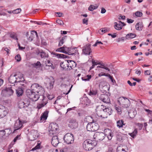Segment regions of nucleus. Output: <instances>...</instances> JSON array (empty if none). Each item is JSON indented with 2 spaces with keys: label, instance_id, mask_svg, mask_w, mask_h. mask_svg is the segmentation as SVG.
<instances>
[{
  "label": "nucleus",
  "instance_id": "obj_1",
  "mask_svg": "<svg viewBox=\"0 0 152 152\" xmlns=\"http://www.w3.org/2000/svg\"><path fill=\"white\" fill-rule=\"evenodd\" d=\"M96 110L97 115L103 118L107 117L105 115H110L112 112V109L110 108H108L102 105L97 106Z\"/></svg>",
  "mask_w": 152,
  "mask_h": 152
},
{
  "label": "nucleus",
  "instance_id": "obj_2",
  "mask_svg": "<svg viewBox=\"0 0 152 152\" xmlns=\"http://www.w3.org/2000/svg\"><path fill=\"white\" fill-rule=\"evenodd\" d=\"M31 88L34 90L37 94V95L42 96V97H44V94L45 91L43 88L37 83H34L32 84L31 86Z\"/></svg>",
  "mask_w": 152,
  "mask_h": 152
},
{
  "label": "nucleus",
  "instance_id": "obj_3",
  "mask_svg": "<svg viewBox=\"0 0 152 152\" xmlns=\"http://www.w3.org/2000/svg\"><path fill=\"white\" fill-rule=\"evenodd\" d=\"M96 144V142L90 140H86L83 143V148L86 151L91 150Z\"/></svg>",
  "mask_w": 152,
  "mask_h": 152
},
{
  "label": "nucleus",
  "instance_id": "obj_4",
  "mask_svg": "<svg viewBox=\"0 0 152 152\" xmlns=\"http://www.w3.org/2000/svg\"><path fill=\"white\" fill-rule=\"evenodd\" d=\"M19 73L14 75H11L9 78V81L11 83H14L16 82H20L21 79H23V75Z\"/></svg>",
  "mask_w": 152,
  "mask_h": 152
},
{
  "label": "nucleus",
  "instance_id": "obj_5",
  "mask_svg": "<svg viewBox=\"0 0 152 152\" xmlns=\"http://www.w3.org/2000/svg\"><path fill=\"white\" fill-rule=\"evenodd\" d=\"M49 129L50 130L49 131V134L51 136L58 132V124L56 123H52L50 124Z\"/></svg>",
  "mask_w": 152,
  "mask_h": 152
},
{
  "label": "nucleus",
  "instance_id": "obj_6",
  "mask_svg": "<svg viewBox=\"0 0 152 152\" xmlns=\"http://www.w3.org/2000/svg\"><path fill=\"white\" fill-rule=\"evenodd\" d=\"M63 139L65 143L67 144H71L74 142V139L73 135L71 133H68L66 134Z\"/></svg>",
  "mask_w": 152,
  "mask_h": 152
},
{
  "label": "nucleus",
  "instance_id": "obj_7",
  "mask_svg": "<svg viewBox=\"0 0 152 152\" xmlns=\"http://www.w3.org/2000/svg\"><path fill=\"white\" fill-rule=\"evenodd\" d=\"M35 36H36L37 38L38 37L37 33L35 31H32L30 33L28 32H26V36L29 41H32Z\"/></svg>",
  "mask_w": 152,
  "mask_h": 152
},
{
  "label": "nucleus",
  "instance_id": "obj_8",
  "mask_svg": "<svg viewBox=\"0 0 152 152\" xmlns=\"http://www.w3.org/2000/svg\"><path fill=\"white\" fill-rule=\"evenodd\" d=\"M86 119L90 120V121H92V122H91V124H92V127L94 130V131H95L99 129V126L98 124L96 121H95L93 119L92 117L91 116H88L86 117Z\"/></svg>",
  "mask_w": 152,
  "mask_h": 152
},
{
  "label": "nucleus",
  "instance_id": "obj_9",
  "mask_svg": "<svg viewBox=\"0 0 152 152\" xmlns=\"http://www.w3.org/2000/svg\"><path fill=\"white\" fill-rule=\"evenodd\" d=\"M8 110L5 107L0 105V118H2L7 114Z\"/></svg>",
  "mask_w": 152,
  "mask_h": 152
},
{
  "label": "nucleus",
  "instance_id": "obj_10",
  "mask_svg": "<svg viewBox=\"0 0 152 152\" xmlns=\"http://www.w3.org/2000/svg\"><path fill=\"white\" fill-rule=\"evenodd\" d=\"M94 137L96 139V140L99 142L104 139L105 137V134L102 132H97L95 134Z\"/></svg>",
  "mask_w": 152,
  "mask_h": 152
},
{
  "label": "nucleus",
  "instance_id": "obj_11",
  "mask_svg": "<svg viewBox=\"0 0 152 152\" xmlns=\"http://www.w3.org/2000/svg\"><path fill=\"white\" fill-rule=\"evenodd\" d=\"M24 122V121H21L19 119L16 120L14 126V127L15 129V131L21 129L23 127V124Z\"/></svg>",
  "mask_w": 152,
  "mask_h": 152
},
{
  "label": "nucleus",
  "instance_id": "obj_12",
  "mask_svg": "<svg viewBox=\"0 0 152 152\" xmlns=\"http://www.w3.org/2000/svg\"><path fill=\"white\" fill-rule=\"evenodd\" d=\"M100 100L104 103H110V100L107 94H102L99 96Z\"/></svg>",
  "mask_w": 152,
  "mask_h": 152
},
{
  "label": "nucleus",
  "instance_id": "obj_13",
  "mask_svg": "<svg viewBox=\"0 0 152 152\" xmlns=\"http://www.w3.org/2000/svg\"><path fill=\"white\" fill-rule=\"evenodd\" d=\"M91 44H88L84 46L82 50L83 53L86 55H89L91 52Z\"/></svg>",
  "mask_w": 152,
  "mask_h": 152
},
{
  "label": "nucleus",
  "instance_id": "obj_14",
  "mask_svg": "<svg viewBox=\"0 0 152 152\" xmlns=\"http://www.w3.org/2000/svg\"><path fill=\"white\" fill-rule=\"evenodd\" d=\"M76 48H67V49H66V50H67L66 52H67V53L66 54L75 56L76 55V53L78 51Z\"/></svg>",
  "mask_w": 152,
  "mask_h": 152
},
{
  "label": "nucleus",
  "instance_id": "obj_15",
  "mask_svg": "<svg viewBox=\"0 0 152 152\" xmlns=\"http://www.w3.org/2000/svg\"><path fill=\"white\" fill-rule=\"evenodd\" d=\"M37 131L34 130L31 131L29 136V138L30 140L33 141L36 139L37 137Z\"/></svg>",
  "mask_w": 152,
  "mask_h": 152
},
{
  "label": "nucleus",
  "instance_id": "obj_16",
  "mask_svg": "<svg viewBox=\"0 0 152 152\" xmlns=\"http://www.w3.org/2000/svg\"><path fill=\"white\" fill-rule=\"evenodd\" d=\"M5 92V95L7 96H9L13 95L14 91L12 89V87L6 88L3 90Z\"/></svg>",
  "mask_w": 152,
  "mask_h": 152
},
{
  "label": "nucleus",
  "instance_id": "obj_17",
  "mask_svg": "<svg viewBox=\"0 0 152 152\" xmlns=\"http://www.w3.org/2000/svg\"><path fill=\"white\" fill-rule=\"evenodd\" d=\"M51 143L54 146L56 147L57 146L59 143V142L58 140V137L57 136H53V137L51 141Z\"/></svg>",
  "mask_w": 152,
  "mask_h": 152
},
{
  "label": "nucleus",
  "instance_id": "obj_18",
  "mask_svg": "<svg viewBox=\"0 0 152 152\" xmlns=\"http://www.w3.org/2000/svg\"><path fill=\"white\" fill-rule=\"evenodd\" d=\"M67 67H70L71 69L75 67L76 66V63L74 61L70 60H67Z\"/></svg>",
  "mask_w": 152,
  "mask_h": 152
},
{
  "label": "nucleus",
  "instance_id": "obj_19",
  "mask_svg": "<svg viewBox=\"0 0 152 152\" xmlns=\"http://www.w3.org/2000/svg\"><path fill=\"white\" fill-rule=\"evenodd\" d=\"M37 55L39 56H40L41 58H48V55L47 54H46L44 51L42 50V51H38L37 52Z\"/></svg>",
  "mask_w": 152,
  "mask_h": 152
},
{
  "label": "nucleus",
  "instance_id": "obj_20",
  "mask_svg": "<svg viewBox=\"0 0 152 152\" xmlns=\"http://www.w3.org/2000/svg\"><path fill=\"white\" fill-rule=\"evenodd\" d=\"M117 140L119 141L123 142V140L124 139V138L126 137L125 135L118 133L116 135Z\"/></svg>",
  "mask_w": 152,
  "mask_h": 152
},
{
  "label": "nucleus",
  "instance_id": "obj_21",
  "mask_svg": "<svg viewBox=\"0 0 152 152\" xmlns=\"http://www.w3.org/2000/svg\"><path fill=\"white\" fill-rule=\"evenodd\" d=\"M39 97L38 96V95H37L36 92H33L32 95L31 97H30L29 99L33 101H37L39 98Z\"/></svg>",
  "mask_w": 152,
  "mask_h": 152
},
{
  "label": "nucleus",
  "instance_id": "obj_22",
  "mask_svg": "<svg viewBox=\"0 0 152 152\" xmlns=\"http://www.w3.org/2000/svg\"><path fill=\"white\" fill-rule=\"evenodd\" d=\"M82 104L86 106H88L91 102L90 100L87 97H84L82 98Z\"/></svg>",
  "mask_w": 152,
  "mask_h": 152
},
{
  "label": "nucleus",
  "instance_id": "obj_23",
  "mask_svg": "<svg viewBox=\"0 0 152 152\" xmlns=\"http://www.w3.org/2000/svg\"><path fill=\"white\" fill-rule=\"evenodd\" d=\"M23 93V90L22 88L20 87L16 89V94L19 97L22 95Z\"/></svg>",
  "mask_w": 152,
  "mask_h": 152
},
{
  "label": "nucleus",
  "instance_id": "obj_24",
  "mask_svg": "<svg viewBox=\"0 0 152 152\" xmlns=\"http://www.w3.org/2000/svg\"><path fill=\"white\" fill-rule=\"evenodd\" d=\"M31 65L33 68H35L37 69L40 68L42 66V64L39 61H37V63L32 64Z\"/></svg>",
  "mask_w": 152,
  "mask_h": 152
},
{
  "label": "nucleus",
  "instance_id": "obj_25",
  "mask_svg": "<svg viewBox=\"0 0 152 152\" xmlns=\"http://www.w3.org/2000/svg\"><path fill=\"white\" fill-rule=\"evenodd\" d=\"M48 112V111H46L42 113L40 117L41 121L42 120H45L47 119Z\"/></svg>",
  "mask_w": 152,
  "mask_h": 152
},
{
  "label": "nucleus",
  "instance_id": "obj_26",
  "mask_svg": "<svg viewBox=\"0 0 152 152\" xmlns=\"http://www.w3.org/2000/svg\"><path fill=\"white\" fill-rule=\"evenodd\" d=\"M136 36V35L134 33H130L126 35V39H133Z\"/></svg>",
  "mask_w": 152,
  "mask_h": 152
},
{
  "label": "nucleus",
  "instance_id": "obj_27",
  "mask_svg": "<svg viewBox=\"0 0 152 152\" xmlns=\"http://www.w3.org/2000/svg\"><path fill=\"white\" fill-rule=\"evenodd\" d=\"M114 24V27L116 29L120 30L122 29L123 26L120 23H118L117 22H115Z\"/></svg>",
  "mask_w": 152,
  "mask_h": 152
},
{
  "label": "nucleus",
  "instance_id": "obj_28",
  "mask_svg": "<svg viewBox=\"0 0 152 152\" xmlns=\"http://www.w3.org/2000/svg\"><path fill=\"white\" fill-rule=\"evenodd\" d=\"M65 45H64L62 47H61L57 49L56 50V51L62 52L66 54L67 53L66 52V51H65Z\"/></svg>",
  "mask_w": 152,
  "mask_h": 152
},
{
  "label": "nucleus",
  "instance_id": "obj_29",
  "mask_svg": "<svg viewBox=\"0 0 152 152\" xmlns=\"http://www.w3.org/2000/svg\"><path fill=\"white\" fill-rule=\"evenodd\" d=\"M117 126L119 128L122 127L125 124L124 123V121L123 120H119L117 121Z\"/></svg>",
  "mask_w": 152,
  "mask_h": 152
},
{
  "label": "nucleus",
  "instance_id": "obj_30",
  "mask_svg": "<svg viewBox=\"0 0 152 152\" xmlns=\"http://www.w3.org/2000/svg\"><path fill=\"white\" fill-rule=\"evenodd\" d=\"M142 24L141 22L137 23L135 26L137 30H141L142 28Z\"/></svg>",
  "mask_w": 152,
  "mask_h": 152
},
{
  "label": "nucleus",
  "instance_id": "obj_31",
  "mask_svg": "<svg viewBox=\"0 0 152 152\" xmlns=\"http://www.w3.org/2000/svg\"><path fill=\"white\" fill-rule=\"evenodd\" d=\"M34 92V91L32 90V89H31V90L30 89L27 90L26 91V94L27 97L29 98Z\"/></svg>",
  "mask_w": 152,
  "mask_h": 152
},
{
  "label": "nucleus",
  "instance_id": "obj_32",
  "mask_svg": "<svg viewBox=\"0 0 152 152\" xmlns=\"http://www.w3.org/2000/svg\"><path fill=\"white\" fill-rule=\"evenodd\" d=\"M136 114V112L135 111H131L129 112V115L131 118H133L135 116Z\"/></svg>",
  "mask_w": 152,
  "mask_h": 152
},
{
  "label": "nucleus",
  "instance_id": "obj_33",
  "mask_svg": "<svg viewBox=\"0 0 152 152\" xmlns=\"http://www.w3.org/2000/svg\"><path fill=\"white\" fill-rule=\"evenodd\" d=\"M86 129L87 131H94L91 122L89 123L86 126Z\"/></svg>",
  "mask_w": 152,
  "mask_h": 152
},
{
  "label": "nucleus",
  "instance_id": "obj_34",
  "mask_svg": "<svg viewBox=\"0 0 152 152\" xmlns=\"http://www.w3.org/2000/svg\"><path fill=\"white\" fill-rule=\"evenodd\" d=\"M100 66H97V68H101L104 69L106 70H107L108 71H110V69H109L108 67H106V66L105 64H100Z\"/></svg>",
  "mask_w": 152,
  "mask_h": 152
},
{
  "label": "nucleus",
  "instance_id": "obj_35",
  "mask_svg": "<svg viewBox=\"0 0 152 152\" xmlns=\"http://www.w3.org/2000/svg\"><path fill=\"white\" fill-rule=\"evenodd\" d=\"M24 103L23 101H20L18 104V107L19 108H22L26 107L24 105Z\"/></svg>",
  "mask_w": 152,
  "mask_h": 152
},
{
  "label": "nucleus",
  "instance_id": "obj_36",
  "mask_svg": "<svg viewBox=\"0 0 152 152\" xmlns=\"http://www.w3.org/2000/svg\"><path fill=\"white\" fill-rule=\"evenodd\" d=\"M20 139V135H17L15 138L13 140V142H11L10 145V146L11 147L13 145H14L16 141L18 140H19Z\"/></svg>",
  "mask_w": 152,
  "mask_h": 152
},
{
  "label": "nucleus",
  "instance_id": "obj_37",
  "mask_svg": "<svg viewBox=\"0 0 152 152\" xmlns=\"http://www.w3.org/2000/svg\"><path fill=\"white\" fill-rule=\"evenodd\" d=\"M70 127L72 129H75L77 126V124L75 121L73 123H71L70 124H69Z\"/></svg>",
  "mask_w": 152,
  "mask_h": 152
},
{
  "label": "nucleus",
  "instance_id": "obj_38",
  "mask_svg": "<svg viewBox=\"0 0 152 152\" xmlns=\"http://www.w3.org/2000/svg\"><path fill=\"white\" fill-rule=\"evenodd\" d=\"M89 95H96L97 94V90H91L88 93Z\"/></svg>",
  "mask_w": 152,
  "mask_h": 152
},
{
  "label": "nucleus",
  "instance_id": "obj_39",
  "mask_svg": "<svg viewBox=\"0 0 152 152\" xmlns=\"http://www.w3.org/2000/svg\"><path fill=\"white\" fill-rule=\"evenodd\" d=\"M23 101L24 103V105L26 107H28L30 104V102L28 99H26L24 100V101Z\"/></svg>",
  "mask_w": 152,
  "mask_h": 152
},
{
  "label": "nucleus",
  "instance_id": "obj_40",
  "mask_svg": "<svg viewBox=\"0 0 152 152\" xmlns=\"http://www.w3.org/2000/svg\"><path fill=\"white\" fill-rule=\"evenodd\" d=\"M91 75H88L85 77V78H84V77H82L81 79L83 80L87 81L89 80L91 78Z\"/></svg>",
  "mask_w": 152,
  "mask_h": 152
},
{
  "label": "nucleus",
  "instance_id": "obj_41",
  "mask_svg": "<svg viewBox=\"0 0 152 152\" xmlns=\"http://www.w3.org/2000/svg\"><path fill=\"white\" fill-rule=\"evenodd\" d=\"M98 6L96 7L94 5H91L88 7V10L91 11H92L94 10L97 9Z\"/></svg>",
  "mask_w": 152,
  "mask_h": 152
},
{
  "label": "nucleus",
  "instance_id": "obj_42",
  "mask_svg": "<svg viewBox=\"0 0 152 152\" xmlns=\"http://www.w3.org/2000/svg\"><path fill=\"white\" fill-rule=\"evenodd\" d=\"M130 102L129 100H127L126 102V103L123 104H122V106L124 108L128 107L130 105Z\"/></svg>",
  "mask_w": 152,
  "mask_h": 152
},
{
  "label": "nucleus",
  "instance_id": "obj_43",
  "mask_svg": "<svg viewBox=\"0 0 152 152\" xmlns=\"http://www.w3.org/2000/svg\"><path fill=\"white\" fill-rule=\"evenodd\" d=\"M111 131V130L109 129H105L104 130V133H103L105 134V136L106 135L108 136Z\"/></svg>",
  "mask_w": 152,
  "mask_h": 152
},
{
  "label": "nucleus",
  "instance_id": "obj_44",
  "mask_svg": "<svg viewBox=\"0 0 152 152\" xmlns=\"http://www.w3.org/2000/svg\"><path fill=\"white\" fill-rule=\"evenodd\" d=\"M66 36L65 37H62L61 38V40H60V41L58 45V46L60 47L63 45V44H64V40L65 39H66Z\"/></svg>",
  "mask_w": 152,
  "mask_h": 152
},
{
  "label": "nucleus",
  "instance_id": "obj_45",
  "mask_svg": "<svg viewBox=\"0 0 152 152\" xmlns=\"http://www.w3.org/2000/svg\"><path fill=\"white\" fill-rule=\"evenodd\" d=\"M60 66L62 68L64 69L67 67V63L66 62H61L60 64Z\"/></svg>",
  "mask_w": 152,
  "mask_h": 152
},
{
  "label": "nucleus",
  "instance_id": "obj_46",
  "mask_svg": "<svg viewBox=\"0 0 152 152\" xmlns=\"http://www.w3.org/2000/svg\"><path fill=\"white\" fill-rule=\"evenodd\" d=\"M137 130L136 129H135L132 133H129V134L131 136L134 138L137 134Z\"/></svg>",
  "mask_w": 152,
  "mask_h": 152
},
{
  "label": "nucleus",
  "instance_id": "obj_47",
  "mask_svg": "<svg viewBox=\"0 0 152 152\" xmlns=\"http://www.w3.org/2000/svg\"><path fill=\"white\" fill-rule=\"evenodd\" d=\"M45 65L46 66H51L53 68V69H54L53 64L49 60H48L47 62L45 63Z\"/></svg>",
  "mask_w": 152,
  "mask_h": 152
},
{
  "label": "nucleus",
  "instance_id": "obj_48",
  "mask_svg": "<svg viewBox=\"0 0 152 152\" xmlns=\"http://www.w3.org/2000/svg\"><path fill=\"white\" fill-rule=\"evenodd\" d=\"M42 101L41 103H42L45 105H46L48 103V100L46 99H45V97H43Z\"/></svg>",
  "mask_w": 152,
  "mask_h": 152
},
{
  "label": "nucleus",
  "instance_id": "obj_49",
  "mask_svg": "<svg viewBox=\"0 0 152 152\" xmlns=\"http://www.w3.org/2000/svg\"><path fill=\"white\" fill-rule=\"evenodd\" d=\"M10 37L11 38L14 39H16L17 40H18L16 34L15 33L11 34L10 35Z\"/></svg>",
  "mask_w": 152,
  "mask_h": 152
},
{
  "label": "nucleus",
  "instance_id": "obj_50",
  "mask_svg": "<svg viewBox=\"0 0 152 152\" xmlns=\"http://www.w3.org/2000/svg\"><path fill=\"white\" fill-rule=\"evenodd\" d=\"M45 105L42 103H38L37 104V108L39 110L43 107Z\"/></svg>",
  "mask_w": 152,
  "mask_h": 152
},
{
  "label": "nucleus",
  "instance_id": "obj_51",
  "mask_svg": "<svg viewBox=\"0 0 152 152\" xmlns=\"http://www.w3.org/2000/svg\"><path fill=\"white\" fill-rule=\"evenodd\" d=\"M15 59L18 62L20 61L21 60V57L20 54L17 55L15 57Z\"/></svg>",
  "mask_w": 152,
  "mask_h": 152
},
{
  "label": "nucleus",
  "instance_id": "obj_52",
  "mask_svg": "<svg viewBox=\"0 0 152 152\" xmlns=\"http://www.w3.org/2000/svg\"><path fill=\"white\" fill-rule=\"evenodd\" d=\"M21 11V9L18 8L15 10H14L12 11V13L14 14H17L20 13Z\"/></svg>",
  "mask_w": 152,
  "mask_h": 152
},
{
  "label": "nucleus",
  "instance_id": "obj_53",
  "mask_svg": "<svg viewBox=\"0 0 152 152\" xmlns=\"http://www.w3.org/2000/svg\"><path fill=\"white\" fill-rule=\"evenodd\" d=\"M135 14L137 17H141L142 15V13L139 11L136 12Z\"/></svg>",
  "mask_w": 152,
  "mask_h": 152
},
{
  "label": "nucleus",
  "instance_id": "obj_54",
  "mask_svg": "<svg viewBox=\"0 0 152 152\" xmlns=\"http://www.w3.org/2000/svg\"><path fill=\"white\" fill-rule=\"evenodd\" d=\"M34 23H37V24L39 25H47L48 24L47 23H43L42 22H38V21H34Z\"/></svg>",
  "mask_w": 152,
  "mask_h": 152
},
{
  "label": "nucleus",
  "instance_id": "obj_55",
  "mask_svg": "<svg viewBox=\"0 0 152 152\" xmlns=\"http://www.w3.org/2000/svg\"><path fill=\"white\" fill-rule=\"evenodd\" d=\"M54 83V81L53 80V81H50L49 83V86H50V89H52L53 88V85Z\"/></svg>",
  "mask_w": 152,
  "mask_h": 152
},
{
  "label": "nucleus",
  "instance_id": "obj_56",
  "mask_svg": "<svg viewBox=\"0 0 152 152\" xmlns=\"http://www.w3.org/2000/svg\"><path fill=\"white\" fill-rule=\"evenodd\" d=\"M56 22L59 25H62L64 24L63 22L61 20H56Z\"/></svg>",
  "mask_w": 152,
  "mask_h": 152
},
{
  "label": "nucleus",
  "instance_id": "obj_57",
  "mask_svg": "<svg viewBox=\"0 0 152 152\" xmlns=\"http://www.w3.org/2000/svg\"><path fill=\"white\" fill-rule=\"evenodd\" d=\"M117 150L118 151H120V152H124V151H125L124 149L123 148H122L121 147H118L117 148Z\"/></svg>",
  "mask_w": 152,
  "mask_h": 152
},
{
  "label": "nucleus",
  "instance_id": "obj_58",
  "mask_svg": "<svg viewBox=\"0 0 152 152\" xmlns=\"http://www.w3.org/2000/svg\"><path fill=\"white\" fill-rule=\"evenodd\" d=\"M100 30H101V31L102 32H103L104 33H105L107 32H108L109 31V30H108L106 28H102L101 29H100Z\"/></svg>",
  "mask_w": 152,
  "mask_h": 152
},
{
  "label": "nucleus",
  "instance_id": "obj_59",
  "mask_svg": "<svg viewBox=\"0 0 152 152\" xmlns=\"http://www.w3.org/2000/svg\"><path fill=\"white\" fill-rule=\"evenodd\" d=\"M125 39V38L124 37H122L121 38H119L117 40V41L118 42H119L121 41H124Z\"/></svg>",
  "mask_w": 152,
  "mask_h": 152
},
{
  "label": "nucleus",
  "instance_id": "obj_60",
  "mask_svg": "<svg viewBox=\"0 0 152 152\" xmlns=\"http://www.w3.org/2000/svg\"><path fill=\"white\" fill-rule=\"evenodd\" d=\"M151 72L149 70L145 71L144 72V74L145 75H150L151 74Z\"/></svg>",
  "mask_w": 152,
  "mask_h": 152
},
{
  "label": "nucleus",
  "instance_id": "obj_61",
  "mask_svg": "<svg viewBox=\"0 0 152 152\" xmlns=\"http://www.w3.org/2000/svg\"><path fill=\"white\" fill-rule=\"evenodd\" d=\"M119 17L118 18L119 20L122 19L123 20H125V16L124 15L122 16L121 14L119 15Z\"/></svg>",
  "mask_w": 152,
  "mask_h": 152
},
{
  "label": "nucleus",
  "instance_id": "obj_62",
  "mask_svg": "<svg viewBox=\"0 0 152 152\" xmlns=\"http://www.w3.org/2000/svg\"><path fill=\"white\" fill-rule=\"evenodd\" d=\"M134 21V20L131 19L127 18V22L129 23H132Z\"/></svg>",
  "mask_w": 152,
  "mask_h": 152
},
{
  "label": "nucleus",
  "instance_id": "obj_63",
  "mask_svg": "<svg viewBox=\"0 0 152 152\" xmlns=\"http://www.w3.org/2000/svg\"><path fill=\"white\" fill-rule=\"evenodd\" d=\"M88 19L84 18L83 20V22L84 24H86V25L88 24Z\"/></svg>",
  "mask_w": 152,
  "mask_h": 152
},
{
  "label": "nucleus",
  "instance_id": "obj_64",
  "mask_svg": "<svg viewBox=\"0 0 152 152\" xmlns=\"http://www.w3.org/2000/svg\"><path fill=\"white\" fill-rule=\"evenodd\" d=\"M106 152H114L112 148H109L107 151Z\"/></svg>",
  "mask_w": 152,
  "mask_h": 152
}]
</instances>
